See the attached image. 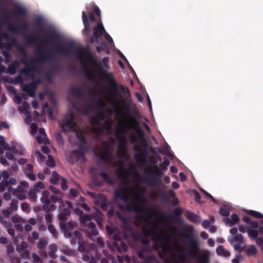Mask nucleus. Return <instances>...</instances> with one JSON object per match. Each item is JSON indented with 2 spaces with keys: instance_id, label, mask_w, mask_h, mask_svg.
Instances as JSON below:
<instances>
[{
  "instance_id": "f257e3e1",
  "label": "nucleus",
  "mask_w": 263,
  "mask_h": 263,
  "mask_svg": "<svg viewBox=\"0 0 263 263\" xmlns=\"http://www.w3.org/2000/svg\"><path fill=\"white\" fill-rule=\"evenodd\" d=\"M180 236L188 239L187 247L192 257L197 258L198 263L210 262V253L208 250L200 249V243L193 227L189 229V232L185 230L181 231Z\"/></svg>"
},
{
  "instance_id": "f03ea898",
  "label": "nucleus",
  "mask_w": 263,
  "mask_h": 263,
  "mask_svg": "<svg viewBox=\"0 0 263 263\" xmlns=\"http://www.w3.org/2000/svg\"><path fill=\"white\" fill-rule=\"evenodd\" d=\"M90 65L95 68L100 72L99 78L102 80H106L110 86L109 91L112 95H120L118 89V84L115 80L114 74L112 72H108L103 68L101 62H98L95 57L89 53L88 55Z\"/></svg>"
},
{
  "instance_id": "7ed1b4c3",
  "label": "nucleus",
  "mask_w": 263,
  "mask_h": 263,
  "mask_svg": "<svg viewBox=\"0 0 263 263\" xmlns=\"http://www.w3.org/2000/svg\"><path fill=\"white\" fill-rule=\"evenodd\" d=\"M137 134L141 143L134 146V150L138 152L135 155V159L137 162L142 163L146 161L148 155V144L145 138L144 133L141 128H138Z\"/></svg>"
},
{
  "instance_id": "20e7f679",
  "label": "nucleus",
  "mask_w": 263,
  "mask_h": 263,
  "mask_svg": "<svg viewBox=\"0 0 263 263\" xmlns=\"http://www.w3.org/2000/svg\"><path fill=\"white\" fill-rule=\"evenodd\" d=\"M143 196V194L140 191L135 193L131 204L128 203L126 205L127 211L136 213L135 220L139 223L146 221V219L143 213L144 209L141 206V200L140 197Z\"/></svg>"
},
{
  "instance_id": "39448f33",
  "label": "nucleus",
  "mask_w": 263,
  "mask_h": 263,
  "mask_svg": "<svg viewBox=\"0 0 263 263\" xmlns=\"http://www.w3.org/2000/svg\"><path fill=\"white\" fill-rule=\"evenodd\" d=\"M151 160L154 164L151 166V170H145V172L148 175L143 178V181L149 186H155L161 182V176L163 173L161 170L157 165V161L156 159L152 158Z\"/></svg>"
},
{
  "instance_id": "423d86ee",
  "label": "nucleus",
  "mask_w": 263,
  "mask_h": 263,
  "mask_svg": "<svg viewBox=\"0 0 263 263\" xmlns=\"http://www.w3.org/2000/svg\"><path fill=\"white\" fill-rule=\"evenodd\" d=\"M41 201L43 203V210L48 213L57 209L55 204L62 201L61 197L52 194L48 190L44 191L41 198Z\"/></svg>"
},
{
  "instance_id": "0eeeda50",
  "label": "nucleus",
  "mask_w": 263,
  "mask_h": 263,
  "mask_svg": "<svg viewBox=\"0 0 263 263\" xmlns=\"http://www.w3.org/2000/svg\"><path fill=\"white\" fill-rule=\"evenodd\" d=\"M56 51L60 55L66 57H69L72 53H76L78 56H80L84 55L85 53L84 49L77 51L75 45L72 43L66 44L64 47L58 46L56 49Z\"/></svg>"
},
{
  "instance_id": "6e6552de",
  "label": "nucleus",
  "mask_w": 263,
  "mask_h": 263,
  "mask_svg": "<svg viewBox=\"0 0 263 263\" xmlns=\"http://www.w3.org/2000/svg\"><path fill=\"white\" fill-rule=\"evenodd\" d=\"M75 115L72 111L68 112L62 120L61 125L63 129L67 132H75L77 124L74 121Z\"/></svg>"
},
{
  "instance_id": "1a4fd4ad",
  "label": "nucleus",
  "mask_w": 263,
  "mask_h": 263,
  "mask_svg": "<svg viewBox=\"0 0 263 263\" xmlns=\"http://www.w3.org/2000/svg\"><path fill=\"white\" fill-rule=\"evenodd\" d=\"M92 216L89 214H84L79 217V220L82 224H85L87 222H89L87 225V233L89 235H92L96 236L98 235L99 232L97 229L96 224L91 222Z\"/></svg>"
},
{
  "instance_id": "9d476101",
  "label": "nucleus",
  "mask_w": 263,
  "mask_h": 263,
  "mask_svg": "<svg viewBox=\"0 0 263 263\" xmlns=\"http://www.w3.org/2000/svg\"><path fill=\"white\" fill-rule=\"evenodd\" d=\"M4 17L6 18V20L4 21V23L7 24V28L11 32L20 33L26 31L28 28V25L27 23L23 22L21 23V26L19 27L16 26L15 24L7 21L10 18V14L8 13H6L4 15Z\"/></svg>"
},
{
  "instance_id": "9b49d317",
  "label": "nucleus",
  "mask_w": 263,
  "mask_h": 263,
  "mask_svg": "<svg viewBox=\"0 0 263 263\" xmlns=\"http://www.w3.org/2000/svg\"><path fill=\"white\" fill-rule=\"evenodd\" d=\"M65 229H61V231L63 233L65 237H72L75 236L78 239L82 237V234L78 231H76L73 233L71 232L73 229L77 226V223L73 221H70L68 223L64 222Z\"/></svg>"
},
{
  "instance_id": "f8f14e48",
  "label": "nucleus",
  "mask_w": 263,
  "mask_h": 263,
  "mask_svg": "<svg viewBox=\"0 0 263 263\" xmlns=\"http://www.w3.org/2000/svg\"><path fill=\"white\" fill-rule=\"evenodd\" d=\"M104 148L101 152L96 153L95 156L98 157L99 159L111 164L113 159L112 155L109 151L110 145L108 143L104 142L103 143Z\"/></svg>"
},
{
  "instance_id": "ddd939ff",
  "label": "nucleus",
  "mask_w": 263,
  "mask_h": 263,
  "mask_svg": "<svg viewBox=\"0 0 263 263\" xmlns=\"http://www.w3.org/2000/svg\"><path fill=\"white\" fill-rule=\"evenodd\" d=\"M151 251L149 247H143L137 252L138 256L141 259L144 260L143 263H155L157 261V257L155 255L146 256L145 253Z\"/></svg>"
},
{
  "instance_id": "4468645a",
  "label": "nucleus",
  "mask_w": 263,
  "mask_h": 263,
  "mask_svg": "<svg viewBox=\"0 0 263 263\" xmlns=\"http://www.w3.org/2000/svg\"><path fill=\"white\" fill-rule=\"evenodd\" d=\"M114 240L110 247L114 251H117L120 253L125 252L128 249L127 245L124 242L118 235L114 236Z\"/></svg>"
},
{
  "instance_id": "2eb2a0df",
  "label": "nucleus",
  "mask_w": 263,
  "mask_h": 263,
  "mask_svg": "<svg viewBox=\"0 0 263 263\" xmlns=\"http://www.w3.org/2000/svg\"><path fill=\"white\" fill-rule=\"evenodd\" d=\"M37 57L36 60L41 63H45L50 61L52 58V55L50 52H45L40 45L36 48Z\"/></svg>"
},
{
  "instance_id": "dca6fc26",
  "label": "nucleus",
  "mask_w": 263,
  "mask_h": 263,
  "mask_svg": "<svg viewBox=\"0 0 263 263\" xmlns=\"http://www.w3.org/2000/svg\"><path fill=\"white\" fill-rule=\"evenodd\" d=\"M105 29L101 22L98 23L96 26L93 28V38L91 39V42L93 41L96 43H98L100 38L105 33Z\"/></svg>"
},
{
  "instance_id": "f3484780",
  "label": "nucleus",
  "mask_w": 263,
  "mask_h": 263,
  "mask_svg": "<svg viewBox=\"0 0 263 263\" xmlns=\"http://www.w3.org/2000/svg\"><path fill=\"white\" fill-rule=\"evenodd\" d=\"M52 178L50 179V182L54 184L61 183V187L63 190H66L68 189L67 181L66 179L60 176L55 171L52 173Z\"/></svg>"
},
{
  "instance_id": "a211bd4d",
  "label": "nucleus",
  "mask_w": 263,
  "mask_h": 263,
  "mask_svg": "<svg viewBox=\"0 0 263 263\" xmlns=\"http://www.w3.org/2000/svg\"><path fill=\"white\" fill-rule=\"evenodd\" d=\"M71 210L68 208L64 209L58 215V218L60 221V227L62 229H65L64 222L66 221L68 217L71 214Z\"/></svg>"
},
{
  "instance_id": "6ab92c4d",
  "label": "nucleus",
  "mask_w": 263,
  "mask_h": 263,
  "mask_svg": "<svg viewBox=\"0 0 263 263\" xmlns=\"http://www.w3.org/2000/svg\"><path fill=\"white\" fill-rule=\"evenodd\" d=\"M46 37L48 43L51 44L53 42H57L61 40V36L59 33L54 30H49L45 32Z\"/></svg>"
},
{
  "instance_id": "aec40b11",
  "label": "nucleus",
  "mask_w": 263,
  "mask_h": 263,
  "mask_svg": "<svg viewBox=\"0 0 263 263\" xmlns=\"http://www.w3.org/2000/svg\"><path fill=\"white\" fill-rule=\"evenodd\" d=\"M117 139L121 141L122 143L117 151V155L119 157H123L126 154L127 152V140L124 136H118Z\"/></svg>"
},
{
  "instance_id": "412c9836",
  "label": "nucleus",
  "mask_w": 263,
  "mask_h": 263,
  "mask_svg": "<svg viewBox=\"0 0 263 263\" xmlns=\"http://www.w3.org/2000/svg\"><path fill=\"white\" fill-rule=\"evenodd\" d=\"M128 187H121L119 189L116 190L114 193V197L116 199H120L123 200L125 202H128L129 198L125 195V192L129 191Z\"/></svg>"
},
{
  "instance_id": "4be33fe9",
  "label": "nucleus",
  "mask_w": 263,
  "mask_h": 263,
  "mask_svg": "<svg viewBox=\"0 0 263 263\" xmlns=\"http://www.w3.org/2000/svg\"><path fill=\"white\" fill-rule=\"evenodd\" d=\"M118 164L120 166L116 172L118 178L121 180L126 179L128 177V171L124 167L123 161H119Z\"/></svg>"
},
{
  "instance_id": "5701e85b",
  "label": "nucleus",
  "mask_w": 263,
  "mask_h": 263,
  "mask_svg": "<svg viewBox=\"0 0 263 263\" xmlns=\"http://www.w3.org/2000/svg\"><path fill=\"white\" fill-rule=\"evenodd\" d=\"M85 159V156L83 152L80 150L76 149L73 151L69 157L68 161L70 163H74L76 161Z\"/></svg>"
},
{
  "instance_id": "b1692460",
  "label": "nucleus",
  "mask_w": 263,
  "mask_h": 263,
  "mask_svg": "<svg viewBox=\"0 0 263 263\" xmlns=\"http://www.w3.org/2000/svg\"><path fill=\"white\" fill-rule=\"evenodd\" d=\"M73 106L77 109V110L85 115L87 114L92 108L90 103H87L81 106L78 101H75L73 103Z\"/></svg>"
},
{
  "instance_id": "393cba45",
  "label": "nucleus",
  "mask_w": 263,
  "mask_h": 263,
  "mask_svg": "<svg viewBox=\"0 0 263 263\" xmlns=\"http://www.w3.org/2000/svg\"><path fill=\"white\" fill-rule=\"evenodd\" d=\"M161 248V250L158 252V255L159 257L163 259L168 258L167 257V254L168 252L172 251L171 247L168 243H164L162 245Z\"/></svg>"
},
{
  "instance_id": "a878e982",
  "label": "nucleus",
  "mask_w": 263,
  "mask_h": 263,
  "mask_svg": "<svg viewBox=\"0 0 263 263\" xmlns=\"http://www.w3.org/2000/svg\"><path fill=\"white\" fill-rule=\"evenodd\" d=\"M35 60L31 59L30 62L31 66L29 67H24L20 70V73L26 76H28L31 72L37 71L36 67L34 65Z\"/></svg>"
},
{
  "instance_id": "bb28decb",
  "label": "nucleus",
  "mask_w": 263,
  "mask_h": 263,
  "mask_svg": "<svg viewBox=\"0 0 263 263\" xmlns=\"http://www.w3.org/2000/svg\"><path fill=\"white\" fill-rule=\"evenodd\" d=\"M82 20L84 26L83 33L87 35L90 31V25L88 21L87 15L85 11L82 12Z\"/></svg>"
},
{
  "instance_id": "cd10ccee",
  "label": "nucleus",
  "mask_w": 263,
  "mask_h": 263,
  "mask_svg": "<svg viewBox=\"0 0 263 263\" xmlns=\"http://www.w3.org/2000/svg\"><path fill=\"white\" fill-rule=\"evenodd\" d=\"M92 216L97 223L99 227L102 226L104 215L101 211L99 210H97Z\"/></svg>"
},
{
  "instance_id": "c85d7f7f",
  "label": "nucleus",
  "mask_w": 263,
  "mask_h": 263,
  "mask_svg": "<svg viewBox=\"0 0 263 263\" xmlns=\"http://www.w3.org/2000/svg\"><path fill=\"white\" fill-rule=\"evenodd\" d=\"M93 12H89L88 13V17L92 22L96 21V18L94 16L93 13L98 15L99 17L101 16V11L99 7L96 5H93L91 8Z\"/></svg>"
},
{
  "instance_id": "c756f323",
  "label": "nucleus",
  "mask_w": 263,
  "mask_h": 263,
  "mask_svg": "<svg viewBox=\"0 0 263 263\" xmlns=\"http://www.w3.org/2000/svg\"><path fill=\"white\" fill-rule=\"evenodd\" d=\"M12 13L16 17L19 15L26 16L27 14V11L24 7L21 6H16Z\"/></svg>"
},
{
  "instance_id": "7c9ffc66",
  "label": "nucleus",
  "mask_w": 263,
  "mask_h": 263,
  "mask_svg": "<svg viewBox=\"0 0 263 263\" xmlns=\"http://www.w3.org/2000/svg\"><path fill=\"white\" fill-rule=\"evenodd\" d=\"M239 221V218L237 214L234 213L231 216V218H227L224 219L226 224L231 226H233Z\"/></svg>"
},
{
  "instance_id": "2f4dec72",
  "label": "nucleus",
  "mask_w": 263,
  "mask_h": 263,
  "mask_svg": "<svg viewBox=\"0 0 263 263\" xmlns=\"http://www.w3.org/2000/svg\"><path fill=\"white\" fill-rule=\"evenodd\" d=\"M186 217L191 221L195 223H199L201 221L200 217L199 216L191 212H187L186 213Z\"/></svg>"
},
{
  "instance_id": "473e14b6",
  "label": "nucleus",
  "mask_w": 263,
  "mask_h": 263,
  "mask_svg": "<svg viewBox=\"0 0 263 263\" xmlns=\"http://www.w3.org/2000/svg\"><path fill=\"white\" fill-rule=\"evenodd\" d=\"M71 93L79 99H82L84 95V91L79 86L72 88L71 90Z\"/></svg>"
},
{
  "instance_id": "72a5a7b5",
  "label": "nucleus",
  "mask_w": 263,
  "mask_h": 263,
  "mask_svg": "<svg viewBox=\"0 0 263 263\" xmlns=\"http://www.w3.org/2000/svg\"><path fill=\"white\" fill-rule=\"evenodd\" d=\"M20 63L18 61H15L12 62L8 68V72L10 74H13L16 72L17 69L19 67Z\"/></svg>"
},
{
  "instance_id": "f704fd0d",
  "label": "nucleus",
  "mask_w": 263,
  "mask_h": 263,
  "mask_svg": "<svg viewBox=\"0 0 263 263\" xmlns=\"http://www.w3.org/2000/svg\"><path fill=\"white\" fill-rule=\"evenodd\" d=\"M216 253L218 255L228 257L230 255V252L226 250L222 246H219L216 250Z\"/></svg>"
},
{
  "instance_id": "c9c22d12",
  "label": "nucleus",
  "mask_w": 263,
  "mask_h": 263,
  "mask_svg": "<svg viewBox=\"0 0 263 263\" xmlns=\"http://www.w3.org/2000/svg\"><path fill=\"white\" fill-rule=\"evenodd\" d=\"M22 90L26 92L28 95L31 97L34 98L35 96V91L29 85L25 84L23 86Z\"/></svg>"
},
{
  "instance_id": "e433bc0d",
  "label": "nucleus",
  "mask_w": 263,
  "mask_h": 263,
  "mask_svg": "<svg viewBox=\"0 0 263 263\" xmlns=\"http://www.w3.org/2000/svg\"><path fill=\"white\" fill-rule=\"evenodd\" d=\"M96 49L98 52H100L101 51H104L107 54L110 53L109 48L107 44L104 42L101 43L99 46H97Z\"/></svg>"
},
{
  "instance_id": "4c0bfd02",
  "label": "nucleus",
  "mask_w": 263,
  "mask_h": 263,
  "mask_svg": "<svg viewBox=\"0 0 263 263\" xmlns=\"http://www.w3.org/2000/svg\"><path fill=\"white\" fill-rule=\"evenodd\" d=\"M100 176L103 178V179L107 182L109 185H113L114 184V180L110 178L106 173L105 172H101L100 173Z\"/></svg>"
},
{
  "instance_id": "58836bf2",
  "label": "nucleus",
  "mask_w": 263,
  "mask_h": 263,
  "mask_svg": "<svg viewBox=\"0 0 263 263\" xmlns=\"http://www.w3.org/2000/svg\"><path fill=\"white\" fill-rule=\"evenodd\" d=\"M18 43L15 39H12L9 42L4 43L2 47H5L6 49L10 50L13 46H17Z\"/></svg>"
},
{
  "instance_id": "ea45409f",
  "label": "nucleus",
  "mask_w": 263,
  "mask_h": 263,
  "mask_svg": "<svg viewBox=\"0 0 263 263\" xmlns=\"http://www.w3.org/2000/svg\"><path fill=\"white\" fill-rule=\"evenodd\" d=\"M247 233L249 237L253 240H255L258 238L259 231L256 230L249 229L247 230Z\"/></svg>"
},
{
  "instance_id": "a19ab883",
  "label": "nucleus",
  "mask_w": 263,
  "mask_h": 263,
  "mask_svg": "<svg viewBox=\"0 0 263 263\" xmlns=\"http://www.w3.org/2000/svg\"><path fill=\"white\" fill-rule=\"evenodd\" d=\"M237 241L240 243H243L244 242V239L241 234H239L235 235L232 239L229 240V242L231 243Z\"/></svg>"
},
{
  "instance_id": "79ce46f5",
  "label": "nucleus",
  "mask_w": 263,
  "mask_h": 263,
  "mask_svg": "<svg viewBox=\"0 0 263 263\" xmlns=\"http://www.w3.org/2000/svg\"><path fill=\"white\" fill-rule=\"evenodd\" d=\"M247 213L249 214V215L256 218H259L262 219L263 218V214H262L261 213H259L258 212L253 211V210H248L247 212Z\"/></svg>"
},
{
  "instance_id": "37998d69",
  "label": "nucleus",
  "mask_w": 263,
  "mask_h": 263,
  "mask_svg": "<svg viewBox=\"0 0 263 263\" xmlns=\"http://www.w3.org/2000/svg\"><path fill=\"white\" fill-rule=\"evenodd\" d=\"M39 35H30L26 37V41L28 44H33L36 43Z\"/></svg>"
},
{
  "instance_id": "c03bdc74",
  "label": "nucleus",
  "mask_w": 263,
  "mask_h": 263,
  "mask_svg": "<svg viewBox=\"0 0 263 263\" xmlns=\"http://www.w3.org/2000/svg\"><path fill=\"white\" fill-rule=\"evenodd\" d=\"M245 251L248 255H254L257 253V249L253 245L250 246Z\"/></svg>"
},
{
  "instance_id": "a18cd8bd",
  "label": "nucleus",
  "mask_w": 263,
  "mask_h": 263,
  "mask_svg": "<svg viewBox=\"0 0 263 263\" xmlns=\"http://www.w3.org/2000/svg\"><path fill=\"white\" fill-rule=\"evenodd\" d=\"M27 249H28V245L25 241H22L20 244L18 245L16 247V250L18 253L22 252Z\"/></svg>"
},
{
  "instance_id": "49530a36",
  "label": "nucleus",
  "mask_w": 263,
  "mask_h": 263,
  "mask_svg": "<svg viewBox=\"0 0 263 263\" xmlns=\"http://www.w3.org/2000/svg\"><path fill=\"white\" fill-rule=\"evenodd\" d=\"M48 230L54 238L58 237V232L53 225L51 224H49L48 226Z\"/></svg>"
},
{
  "instance_id": "de8ad7c7",
  "label": "nucleus",
  "mask_w": 263,
  "mask_h": 263,
  "mask_svg": "<svg viewBox=\"0 0 263 263\" xmlns=\"http://www.w3.org/2000/svg\"><path fill=\"white\" fill-rule=\"evenodd\" d=\"M41 84V80L38 79L35 81H31L30 83L27 84L29 85V87H31L35 91L39 85Z\"/></svg>"
},
{
  "instance_id": "09e8293b",
  "label": "nucleus",
  "mask_w": 263,
  "mask_h": 263,
  "mask_svg": "<svg viewBox=\"0 0 263 263\" xmlns=\"http://www.w3.org/2000/svg\"><path fill=\"white\" fill-rule=\"evenodd\" d=\"M8 180L6 179H3L1 182H0V192L2 193L4 192L7 187H8Z\"/></svg>"
},
{
  "instance_id": "8fccbe9b",
  "label": "nucleus",
  "mask_w": 263,
  "mask_h": 263,
  "mask_svg": "<svg viewBox=\"0 0 263 263\" xmlns=\"http://www.w3.org/2000/svg\"><path fill=\"white\" fill-rule=\"evenodd\" d=\"M170 163V162L168 159H164L163 162L160 163L159 166L162 170L166 171L167 170Z\"/></svg>"
},
{
  "instance_id": "3c124183",
  "label": "nucleus",
  "mask_w": 263,
  "mask_h": 263,
  "mask_svg": "<svg viewBox=\"0 0 263 263\" xmlns=\"http://www.w3.org/2000/svg\"><path fill=\"white\" fill-rule=\"evenodd\" d=\"M4 149L2 147H0V162L4 165H8V162L6 160L3 156Z\"/></svg>"
},
{
  "instance_id": "603ef678",
  "label": "nucleus",
  "mask_w": 263,
  "mask_h": 263,
  "mask_svg": "<svg viewBox=\"0 0 263 263\" xmlns=\"http://www.w3.org/2000/svg\"><path fill=\"white\" fill-rule=\"evenodd\" d=\"M92 131L98 135H101L103 133V128L99 126L98 125L94 126L92 127Z\"/></svg>"
},
{
  "instance_id": "864d4df0",
  "label": "nucleus",
  "mask_w": 263,
  "mask_h": 263,
  "mask_svg": "<svg viewBox=\"0 0 263 263\" xmlns=\"http://www.w3.org/2000/svg\"><path fill=\"white\" fill-rule=\"evenodd\" d=\"M90 123L93 126L99 125L100 124V118L97 116H93L90 118Z\"/></svg>"
},
{
  "instance_id": "5fc2aeb1",
  "label": "nucleus",
  "mask_w": 263,
  "mask_h": 263,
  "mask_svg": "<svg viewBox=\"0 0 263 263\" xmlns=\"http://www.w3.org/2000/svg\"><path fill=\"white\" fill-rule=\"evenodd\" d=\"M44 184L41 182H38L36 185L34 186V190L36 192H40L42 189H44L45 188Z\"/></svg>"
},
{
  "instance_id": "6e6d98bb",
  "label": "nucleus",
  "mask_w": 263,
  "mask_h": 263,
  "mask_svg": "<svg viewBox=\"0 0 263 263\" xmlns=\"http://www.w3.org/2000/svg\"><path fill=\"white\" fill-rule=\"evenodd\" d=\"M35 22L38 26L39 31H41L44 25L43 18L41 16H38L35 19Z\"/></svg>"
},
{
  "instance_id": "4d7b16f0",
  "label": "nucleus",
  "mask_w": 263,
  "mask_h": 263,
  "mask_svg": "<svg viewBox=\"0 0 263 263\" xmlns=\"http://www.w3.org/2000/svg\"><path fill=\"white\" fill-rule=\"evenodd\" d=\"M82 238L78 239V243L79 244L78 251L80 252H85L86 251L84 244L81 242Z\"/></svg>"
},
{
  "instance_id": "13d9d810",
  "label": "nucleus",
  "mask_w": 263,
  "mask_h": 263,
  "mask_svg": "<svg viewBox=\"0 0 263 263\" xmlns=\"http://www.w3.org/2000/svg\"><path fill=\"white\" fill-rule=\"evenodd\" d=\"M47 241L44 238H41L37 244V248L40 249H44L47 245Z\"/></svg>"
},
{
  "instance_id": "bf43d9fd",
  "label": "nucleus",
  "mask_w": 263,
  "mask_h": 263,
  "mask_svg": "<svg viewBox=\"0 0 263 263\" xmlns=\"http://www.w3.org/2000/svg\"><path fill=\"white\" fill-rule=\"evenodd\" d=\"M49 248L50 251L49 252V255L50 257H53L55 252L57 251V246L55 244L53 243L50 245Z\"/></svg>"
},
{
  "instance_id": "052dcab7",
  "label": "nucleus",
  "mask_w": 263,
  "mask_h": 263,
  "mask_svg": "<svg viewBox=\"0 0 263 263\" xmlns=\"http://www.w3.org/2000/svg\"><path fill=\"white\" fill-rule=\"evenodd\" d=\"M47 165L50 167H53L55 165L54 160L51 156H48V159L46 162Z\"/></svg>"
},
{
  "instance_id": "680f3d73",
  "label": "nucleus",
  "mask_w": 263,
  "mask_h": 263,
  "mask_svg": "<svg viewBox=\"0 0 263 263\" xmlns=\"http://www.w3.org/2000/svg\"><path fill=\"white\" fill-rule=\"evenodd\" d=\"M28 198L29 199V200L33 201H35L36 200L37 195L34 191H29L28 192Z\"/></svg>"
},
{
  "instance_id": "e2e57ef3",
  "label": "nucleus",
  "mask_w": 263,
  "mask_h": 263,
  "mask_svg": "<svg viewBox=\"0 0 263 263\" xmlns=\"http://www.w3.org/2000/svg\"><path fill=\"white\" fill-rule=\"evenodd\" d=\"M219 212L221 215L224 217L228 216L230 214L229 211L226 207H221Z\"/></svg>"
},
{
  "instance_id": "0e129e2a",
  "label": "nucleus",
  "mask_w": 263,
  "mask_h": 263,
  "mask_svg": "<svg viewBox=\"0 0 263 263\" xmlns=\"http://www.w3.org/2000/svg\"><path fill=\"white\" fill-rule=\"evenodd\" d=\"M131 236L135 240L140 241L142 235L140 233H134L133 232L131 233Z\"/></svg>"
},
{
  "instance_id": "69168bd1",
  "label": "nucleus",
  "mask_w": 263,
  "mask_h": 263,
  "mask_svg": "<svg viewBox=\"0 0 263 263\" xmlns=\"http://www.w3.org/2000/svg\"><path fill=\"white\" fill-rule=\"evenodd\" d=\"M9 208L13 211H16L18 209L17 201L12 200L10 204Z\"/></svg>"
},
{
  "instance_id": "338daca9",
  "label": "nucleus",
  "mask_w": 263,
  "mask_h": 263,
  "mask_svg": "<svg viewBox=\"0 0 263 263\" xmlns=\"http://www.w3.org/2000/svg\"><path fill=\"white\" fill-rule=\"evenodd\" d=\"M21 257L23 259H28L29 257V251L28 249L22 251V252H19Z\"/></svg>"
},
{
  "instance_id": "774afa93",
  "label": "nucleus",
  "mask_w": 263,
  "mask_h": 263,
  "mask_svg": "<svg viewBox=\"0 0 263 263\" xmlns=\"http://www.w3.org/2000/svg\"><path fill=\"white\" fill-rule=\"evenodd\" d=\"M13 213V211L9 207L2 211L3 215L6 217H8Z\"/></svg>"
}]
</instances>
